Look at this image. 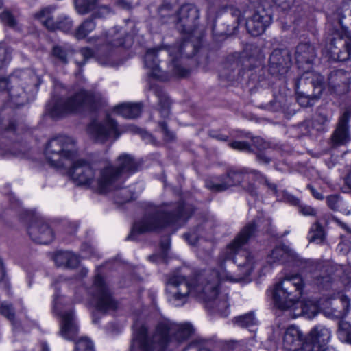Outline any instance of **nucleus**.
<instances>
[{"instance_id":"1","label":"nucleus","mask_w":351,"mask_h":351,"mask_svg":"<svg viewBox=\"0 0 351 351\" xmlns=\"http://www.w3.org/2000/svg\"><path fill=\"white\" fill-rule=\"evenodd\" d=\"M271 225L269 219L258 217L245 226L234 239L221 252L219 258L220 271H207L192 283L182 275H170L166 282V293L168 300L176 306L186 304L189 297L193 296L208 306H213L211 298L222 291L219 289L220 282L230 280L239 282L250 275L256 261L242 247L259 229L267 230Z\"/></svg>"},{"instance_id":"2","label":"nucleus","mask_w":351,"mask_h":351,"mask_svg":"<svg viewBox=\"0 0 351 351\" xmlns=\"http://www.w3.org/2000/svg\"><path fill=\"white\" fill-rule=\"evenodd\" d=\"M77 155L76 142L67 136L51 139L45 150L46 160L51 167L59 169L72 164L69 175L73 182L77 185L90 186L95 181V171L86 160H75Z\"/></svg>"},{"instance_id":"3","label":"nucleus","mask_w":351,"mask_h":351,"mask_svg":"<svg viewBox=\"0 0 351 351\" xmlns=\"http://www.w3.org/2000/svg\"><path fill=\"white\" fill-rule=\"evenodd\" d=\"M195 332L190 323L178 324L169 320L159 322L152 336L148 328L142 325L134 332L130 351H154L164 350L171 341L183 342Z\"/></svg>"},{"instance_id":"4","label":"nucleus","mask_w":351,"mask_h":351,"mask_svg":"<svg viewBox=\"0 0 351 351\" xmlns=\"http://www.w3.org/2000/svg\"><path fill=\"white\" fill-rule=\"evenodd\" d=\"M193 209L183 202L164 204L156 206L149 204L143 218L134 223L128 239H136V234L147 232L158 231L165 227L184 222L192 215Z\"/></svg>"},{"instance_id":"5","label":"nucleus","mask_w":351,"mask_h":351,"mask_svg":"<svg viewBox=\"0 0 351 351\" xmlns=\"http://www.w3.org/2000/svg\"><path fill=\"white\" fill-rule=\"evenodd\" d=\"M105 99L99 92L80 90L67 99H53L47 104V111L53 119L66 114L95 110L102 106Z\"/></svg>"},{"instance_id":"6","label":"nucleus","mask_w":351,"mask_h":351,"mask_svg":"<svg viewBox=\"0 0 351 351\" xmlns=\"http://www.w3.org/2000/svg\"><path fill=\"white\" fill-rule=\"evenodd\" d=\"M186 48L191 49L192 54L194 53L193 46L187 40H184L180 45L170 47L167 49L160 47L148 49L144 58L145 66L149 70L148 75L162 81L169 79V75L166 72L161 71L157 60L158 56L163 53L171 58V72L180 77L186 76L189 71L183 68L178 62V60L184 55V50Z\"/></svg>"},{"instance_id":"7","label":"nucleus","mask_w":351,"mask_h":351,"mask_svg":"<svg viewBox=\"0 0 351 351\" xmlns=\"http://www.w3.org/2000/svg\"><path fill=\"white\" fill-rule=\"evenodd\" d=\"M139 163L126 154L120 155L117 165H107L101 169L97 179V189L101 192L112 190L119 186V180L124 175H130L138 170Z\"/></svg>"},{"instance_id":"8","label":"nucleus","mask_w":351,"mask_h":351,"mask_svg":"<svg viewBox=\"0 0 351 351\" xmlns=\"http://www.w3.org/2000/svg\"><path fill=\"white\" fill-rule=\"evenodd\" d=\"M303 289V280L298 274L286 276L276 283L272 291L275 305L280 309H289L298 304Z\"/></svg>"},{"instance_id":"9","label":"nucleus","mask_w":351,"mask_h":351,"mask_svg":"<svg viewBox=\"0 0 351 351\" xmlns=\"http://www.w3.org/2000/svg\"><path fill=\"white\" fill-rule=\"evenodd\" d=\"M28 77L34 82V75L25 71L16 72L8 78H0V92L8 90V95L13 105L21 106L28 102L34 96L35 93V84H28L23 87L25 83L21 82L25 80Z\"/></svg>"},{"instance_id":"10","label":"nucleus","mask_w":351,"mask_h":351,"mask_svg":"<svg viewBox=\"0 0 351 351\" xmlns=\"http://www.w3.org/2000/svg\"><path fill=\"white\" fill-rule=\"evenodd\" d=\"M323 90L324 77L319 74L306 72L295 84L297 101L302 107L311 106Z\"/></svg>"},{"instance_id":"11","label":"nucleus","mask_w":351,"mask_h":351,"mask_svg":"<svg viewBox=\"0 0 351 351\" xmlns=\"http://www.w3.org/2000/svg\"><path fill=\"white\" fill-rule=\"evenodd\" d=\"M333 37L326 45L330 57L338 61H345L351 57V32L348 31L341 20L338 27L332 29Z\"/></svg>"},{"instance_id":"12","label":"nucleus","mask_w":351,"mask_h":351,"mask_svg":"<svg viewBox=\"0 0 351 351\" xmlns=\"http://www.w3.org/2000/svg\"><path fill=\"white\" fill-rule=\"evenodd\" d=\"M88 293L95 300L97 311L106 313L117 308V302L113 298L110 290L100 275H97L95 277L93 286L88 290Z\"/></svg>"},{"instance_id":"13","label":"nucleus","mask_w":351,"mask_h":351,"mask_svg":"<svg viewBox=\"0 0 351 351\" xmlns=\"http://www.w3.org/2000/svg\"><path fill=\"white\" fill-rule=\"evenodd\" d=\"M87 132L91 138L102 143L117 139L121 134L117 122L109 117L101 121H93L87 127Z\"/></svg>"},{"instance_id":"14","label":"nucleus","mask_w":351,"mask_h":351,"mask_svg":"<svg viewBox=\"0 0 351 351\" xmlns=\"http://www.w3.org/2000/svg\"><path fill=\"white\" fill-rule=\"evenodd\" d=\"M331 330L322 325L313 327L302 346L294 351H335L333 348L326 347L330 341Z\"/></svg>"},{"instance_id":"15","label":"nucleus","mask_w":351,"mask_h":351,"mask_svg":"<svg viewBox=\"0 0 351 351\" xmlns=\"http://www.w3.org/2000/svg\"><path fill=\"white\" fill-rule=\"evenodd\" d=\"M199 20V9L194 4L186 3L176 12L174 21L179 32L191 35L197 28Z\"/></svg>"},{"instance_id":"16","label":"nucleus","mask_w":351,"mask_h":351,"mask_svg":"<svg viewBox=\"0 0 351 351\" xmlns=\"http://www.w3.org/2000/svg\"><path fill=\"white\" fill-rule=\"evenodd\" d=\"M60 282H62L61 278L53 285L56 290L54 295L53 309L61 317L60 332L61 335L66 339L74 340L78 333V327L75 323L74 313L72 310L61 311V304L59 302V295L57 291L58 289V283Z\"/></svg>"},{"instance_id":"17","label":"nucleus","mask_w":351,"mask_h":351,"mask_svg":"<svg viewBox=\"0 0 351 351\" xmlns=\"http://www.w3.org/2000/svg\"><path fill=\"white\" fill-rule=\"evenodd\" d=\"M55 10V6L45 7L36 12L34 17L39 20L49 30L53 31L60 29L64 32L71 31L73 27L72 20L66 16H62L55 21L53 17Z\"/></svg>"},{"instance_id":"18","label":"nucleus","mask_w":351,"mask_h":351,"mask_svg":"<svg viewBox=\"0 0 351 351\" xmlns=\"http://www.w3.org/2000/svg\"><path fill=\"white\" fill-rule=\"evenodd\" d=\"M30 238L36 243L48 244L53 239V232L43 217L35 215L27 228Z\"/></svg>"},{"instance_id":"19","label":"nucleus","mask_w":351,"mask_h":351,"mask_svg":"<svg viewBox=\"0 0 351 351\" xmlns=\"http://www.w3.org/2000/svg\"><path fill=\"white\" fill-rule=\"evenodd\" d=\"M254 59L245 58L242 56L239 58H231L225 65L221 76L229 81L239 80L245 73V70L251 69V63Z\"/></svg>"},{"instance_id":"20","label":"nucleus","mask_w":351,"mask_h":351,"mask_svg":"<svg viewBox=\"0 0 351 351\" xmlns=\"http://www.w3.org/2000/svg\"><path fill=\"white\" fill-rule=\"evenodd\" d=\"M291 65L289 52L287 49H274L269 58V71L273 75L285 74Z\"/></svg>"},{"instance_id":"21","label":"nucleus","mask_w":351,"mask_h":351,"mask_svg":"<svg viewBox=\"0 0 351 351\" xmlns=\"http://www.w3.org/2000/svg\"><path fill=\"white\" fill-rule=\"evenodd\" d=\"M271 22V16L264 10L256 12L246 21V28L249 34L257 36L263 33Z\"/></svg>"},{"instance_id":"22","label":"nucleus","mask_w":351,"mask_h":351,"mask_svg":"<svg viewBox=\"0 0 351 351\" xmlns=\"http://www.w3.org/2000/svg\"><path fill=\"white\" fill-rule=\"evenodd\" d=\"M350 83L349 74L342 69L332 71L328 79V84L332 91L343 94L348 90Z\"/></svg>"},{"instance_id":"23","label":"nucleus","mask_w":351,"mask_h":351,"mask_svg":"<svg viewBox=\"0 0 351 351\" xmlns=\"http://www.w3.org/2000/svg\"><path fill=\"white\" fill-rule=\"evenodd\" d=\"M314 47L308 43H300L296 47L295 60L299 67L307 71L315 58Z\"/></svg>"},{"instance_id":"24","label":"nucleus","mask_w":351,"mask_h":351,"mask_svg":"<svg viewBox=\"0 0 351 351\" xmlns=\"http://www.w3.org/2000/svg\"><path fill=\"white\" fill-rule=\"evenodd\" d=\"M350 114L348 111H345L340 117L335 130L334 131L331 139L333 145H342L350 141V135L348 128Z\"/></svg>"},{"instance_id":"25","label":"nucleus","mask_w":351,"mask_h":351,"mask_svg":"<svg viewBox=\"0 0 351 351\" xmlns=\"http://www.w3.org/2000/svg\"><path fill=\"white\" fill-rule=\"evenodd\" d=\"M74 5L80 14H86L95 9H98V17H103L110 12L108 7L99 5V0H74Z\"/></svg>"},{"instance_id":"26","label":"nucleus","mask_w":351,"mask_h":351,"mask_svg":"<svg viewBox=\"0 0 351 351\" xmlns=\"http://www.w3.org/2000/svg\"><path fill=\"white\" fill-rule=\"evenodd\" d=\"M211 303L213 306H208L207 302L204 304L205 308L211 313H218L223 317L229 314L228 295L225 292L220 293L217 296L211 298Z\"/></svg>"},{"instance_id":"27","label":"nucleus","mask_w":351,"mask_h":351,"mask_svg":"<svg viewBox=\"0 0 351 351\" xmlns=\"http://www.w3.org/2000/svg\"><path fill=\"white\" fill-rule=\"evenodd\" d=\"M53 260L58 267L73 269L80 263L78 256L70 251H59L56 253Z\"/></svg>"},{"instance_id":"28","label":"nucleus","mask_w":351,"mask_h":351,"mask_svg":"<svg viewBox=\"0 0 351 351\" xmlns=\"http://www.w3.org/2000/svg\"><path fill=\"white\" fill-rule=\"evenodd\" d=\"M142 105L141 103H123L114 107V112L126 119H134L138 117L141 112Z\"/></svg>"},{"instance_id":"29","label":"nucleus","mask_w":351,"mask_h":351,"mask_svg":"<svg viewBox=\"0 0 351 351\" xmlns=\"http://www.w3.org/2000/svg\"><path fill=\"white\" fill-rule=\"evenodd\" d=\"M295 257L293 252L288 249L286 246H280L274 248L271 254L267 256V261L269 264L277 262H288Z\"/></svg>"},{"instance_id":"30","label":"nucleus","mask_w":351,"mask_h":351,"mask_svg":"<svg viewBox=\"0 0 351 351\" xmlns=\"http://www.w3.org/2000/svg\"><path fill=\"white\" fill-rule=\"evenodd\" d=\"M251 173L257 174L256 171H250ZM226 175L230 183V187L239 186L245 180H248L250 172L245 169H229Z\"/></svg>"},{"instance_id":"31","label":"nucleus","mask_w":351,"mask_h":351,"mask_svg":"<svg viewBox=\"0 0 351 351\" xmlns=\"http://www.w3.org/2000/svg\"><path fill=\"white\" fill-rule=\"evenodd\" d=\"M149 90L152 91L158 99V111L162 117H167L169 114L170 101L163 90L156 86H149Z\"/></svg>"},{"instance_id":"32","label":"nucleus","mask_w":351,"mask_h":351,"mask_svg":"<svg viewBox=\"0 0 351 351\" xmlns=\"http://www.w3.org/2000/svg\"><path fill=\"white\" fill-rule=\"evenodd\" d=\"M302 340V333L295 326H289L285 331L283 337L284 347L287 350H291L294 345L298 344Z\"/></svg>"},{"instance_id":"33","label":"nucleus","mask_w":351,"mask_h":351,"mask_svg":"<svg viewBox=\"0 0 351 351\" xmlns=\"http://www.w3.org/2000/svg\"><path fill=\"white\" fill-rule=\"evenodd\" d=\"M206 186L213 192H222L230 188L226 173L213 177L206 181Z\"/></svg>"},{"instance_id":"34","label":"nucleus","mask_w":351,"mask_h":351,"mask_svg":"<svg viewBox=\"0 0 351 351\" xmlns=\"http://www.w3.org/2000/svg\"><path fill=\"white\" fill-rule=\"evenodd\" d=\"M122 181L119 180V186L112 190H109L106 192H101L99 190L101 193H107L109 192H113L114 195V200L117 204H123L128 202L133 199V193L131 189L125 187H122Z\"/></svg>"},{"instance_id":"35","label":"nucleus","mask_w":351,"mask_h":351,"mask_svg":"<svg viewBox=\"0 0 351 351\" xmlns=\"http://www.w3.org/2000/svg\"><path fill=\"white\" fill-rule=\"evenodd\" d=\"M301 311L297 315H302L308 319H312L317 315L319 311V305L317 301L306 300L300 304Z\"/></svg>"},{"instance_id":"36","label":"nucleus","mask_w":351,"mask_h":351,"mask_svg":"<svg viewBox=\"0 0 351 351\" xmlns=\"http://www.w3.org/2000/svg\"><path fill=\"white\" fill-rule=\"evenodd\" d=\"M325 233L323 227L319 221L312 224L308 233L309 242L321 243L324 241Z\"/></svg>"},{"instance_id":"37","label":"nucleus","mask_w":351,"mask_h":351,"mask_svg":"<svg viewBox=\"0 0 351 351\" xmlns=\"http://www.w3.org/2000/svg\"><path fill=\"white\" fill-rule=\"evenodd\" d=\"M96 27L95 23L93 19L85 20L75 30V37L78 39H83L95 29Z\"/></svg>"},{"instance_id":"38","label":"nucleus","mask_w":351,"mask_h":351,"mask_svg":"<svg viewBox=\"0 0 351 351\" xmlns=\"http://www.w3.org/2000/svg\"><path fill=\"white\" fill-rule=\"evenodd\" d=\"M338 337L343 342L351 343V325L350 323L341 321L339 324Z\"/></svg>"},{"instance_id":"39","label":"nucleus","mask_w":351,"mask_h":351,"mask_svg":"<svg viewBox=\"0 0 351 351\" xmlns=\"http://www.w3.org/2000/svg\"><path fill=\"white\" fill-rule=\"evenodd\" d=\"M73 53L71 49H65L60 46H55L53 49V56L61 62L66 64L68 62V56Z\"/></svg>"},{"instance_id":"40","label":"nucleus","mask_w":351,"mask_h":351,"mask_svg":"<svg viewBox=\"0 0 351 351\" xmlns=\"http://www.w3.org/2000/svg\"><path fill=\"white\" fill-rule=\"evenodd\" d=\"M234 322L241 327H249L256 324V320L252 313H248L234 319Z\"/></svg>"},{"instance_id":"41","label":"nucleus","mask_w":351,"mask_h":351,"mask_svg":"<svg viewBox=\"0 0 351 351\" xmlns=\"http://www.w3.org/2000/svg\"><path fill=\"white\" fill-rule=\"evenodd\" d=\"M313 283L318 287H327L331 281V277L328 274H321L319 271L312 274Z\"/></svg>"},{"instance_id":"42","label":"nucleus","mask_w":351,"mask_h":351,"mask_svg":"<svg viewBox=\"0 0 351 351\" xmlns=\"http://www.w3.org/2000/svg\"><path fill=\"white\" fill-rule=\"evenodd\" d=\"M75 351H94L93 343L88 337H82L75 342Z\"/></svg>"},{"instance_id":"43","label":"nucleus","mask_w":351,"mask_h":351,"mask_svg":"<svg viewBox=\"0 0 351 351\" xmlns=\"http://www.w3.org/2000/svg\"><path fill=\"white\" fill-rule=\"evenodd\" d=\"M97 60L98 62L104 66H114L117 64L112 60V53H108L105 54H100L99 51H97Z\"/></svg>"},{"instance_id":"44","label":"nucleus","mask_w":351,"mask_h":351,"mask_svg":"<svg viewBox=\"0 0 351 351\" xmlns=\"http://www.w3.org/2000/svg\"><path fill=\"white\" fill-rule=\"evenodd\" d=\"M0 312L1 315L5 316L10 322H14V311L11 304L3 302L0 306Z\"/></svg>"},{"instance_id":"45","label":"nucleus","mask_w":351,"mask_h":351,"mask_svg":"<svg viewBox=\"0 0 351 351\" xmlns=\"http://www.w3.org/2000/svg\"><path fill=\"white\" fill-rule=\"evenodd\" d=\"M1 19L3 23H4L10 27H14L16 25V20L13 16V15L8 10L4 11L1 14Z\"/></svg>"},{"instance_id":"46","label":"nucleus","mask_w":351,"mask_h":351,"mask_svg":"<svg viewBox=\"0 0 351 351\" xmlns=\"http://www.w3.org/2000/svg\"><path fill=\"white\" fill-rule=\"evenodd\" d=\"M326 202L330 208L333 210H338L342 203L340 197L335 195L328 196Z\"/></svg>"},{"instance_id":"47","label":"nucleus","mask_w":351,"mask_h":351,"mask_svg":"<svg viewBox=\"0 0 351 351\" xmlns=\"http://www.w3.org/2000/svg\"><path fill=\"white\" fill-rule=\"evenodd\" d=\"M230 146L239 151L250 152V145L245 141H233L230 143Z\"/></svg>"},{"instance_id":"48","label":"nucleus","mask_w":351,"mask_h":351,"mask_svg":"<svg viewBox=\"0 0 351 351\" xmlns=\"http://www.w3.org/2000/svg\"><path fill=\"white\" fill-rule=\"evenodd\" d=\"M78 54L83 58V61L80 63L77 62V64L83 65L88 59L93 57L94 52L91 49L88 47H84L80 50Z\"/></svg>"},{"instance_id":"49","label":"nucleus","mask_w":351,"mask_h":351,"mask_svg":"<svg viewBox=\"0 0 351 351\" xmlns=\"http://www.w3.org/2000/svg\"><path fill=\"white\" fill-rule=\"evenodd\" d=\"M253 144L259 152L266 150L269 148V144L265 142L263 138L256 137L252 139Z\"/></svg>"},{"instance_id":"50","label":"nucleus","mask_w":351,"mask_h":351,"mask_svg":"<svg viewBox=\"0 0 351 351\" xmlns=\"http://www.w3.org/2000/svg\"><path fill=\"white\" fill-rule=\"evenodd\" d=\"M10 59V53L4 48L3 44L0 43V69H1L7 61Z\"/></svg>"},{"instance_id":"51","label":"nucleus","mask_w":351,"mask_h":351,"mask_svg":"<svg viewBox=\"0 0 351 351\" xmlns=\"http://www.w3.org/2000/svg\"><path fill=\"white\" fill-rule=\"evenodd\" d=\"M299 212L304 216H315L316 210L311 206L302 204L299 206Z\"/></svg>"},{"instance_id":"52","label":"nucleus","mask_w":351,"mask_h":351,"mask_svg":"<svg viewBox=\"0 0 351 351\" xmlns=\"http://www.w3.org/2000/svg\"><path fill=\"white\" fill-rule=\"evenodd\" d=\"M159 126L161 128L166 140L170 141L174 138V134L167 129V125L165 122H160Z\"/></svg>"},{"instance_id":"53","label":"nucleus","mask_w":351,"mask_h":351,"mask_svg":"<svg viewBox=\"0 0 351 351\" xmlns=\"http://www.w3.org/2000/svg\"><path fill=\"white\" fill-rule=\"evenodd\" d=\"M12 154V151L10 149L7 145H5L2 140L0 138V156H8Z\"/></svg>"},{"instance_id":"54","label":"nucleus","mask_w":351,"mask_h":351,"mask_svg":"<svg viewBox=\"0 0 351 351\" xmlns=\"http://www.w3.org/2000/svg\"><path fill=\"white\" fill-rule=\"evenodd\" d=\"M184 237L189 243L193 245L196 244L198 239V237L195 232L186 233L184 234Z\"/></svg>"},{"instance_id":"55","label":"nucleus","mask_w":351,"mask_h":351,"mask_svg":"<svg viewBox=\"0 0 351 351\" xmlns=\"http://www.w3.org/2000/svg\"><path fill=\"white\" fill-rule=\"evenodd\" d=\"M257 159L260 162L264 163V164H268L271 161V158L267 156V154L265 152H258V153L256 155Z\"/></svg>"},{"instance_id":"56","label":"nucleus","mask_w":351,"mask_h":351,"mask_svg":"<svg viewBox=\"0 0 351 351\" xmlns=\"http://www.w3.org/2000/svg\"><path fill=\"white\" fill-rule=\"evenodd\" d=\"M230 12H231V14L235 17L236 23L237 24H239L242 20V14H241V10L234 8H231Z\"/></svg>"},{"instance_id":"57","label":"nucleus","mask_w":351,"mask_h":351,"mask_svg":"<svg viewBox=\"0 0 351 351\" xmlns=\"http://www.w3.org/2000/svg\"><path fill=\"white\" fill-rule=\"evenodd\" d=\"M307 188L311 191L312 195L315 198L319 200L323 199V195L321 193L317 191L311 185H308Z\"/></svg>"},{"instance_id":"58","label":"nucleus","mask_w":351,"mask_h":351,"mask_svg":"<svg viewBox=\"0 0 351 351\" xmlns=\"http://www.w3.org/2000/svg\"><path fill=\"white\" fill-rule=\"evenodd\" d=\"M82 250L86 253L85 256H91L93 254V248L92 246L85 243L82 245Z\"/></svg>"},{"instance_id":"59","label":"nucleus","mask_w":351,"mask_h":351,"mask_svg":"<svg viewBox=\"0 0 351 351\" xmlns=\"http://www.w3.org/2000/svg\"><path fill=\"white\" fill-rule=\"evenodd\" d=\"M328 121H329L328 117L326 115L321 114V113H319L317 115V117L315 119V121H317L322 124H324V123L328 122Z\"/></svg>"},{"instance_id":"60","label":"nucleus","mask_w":351,"mask_h":351,"mask_svg":"<svg viewBox=\"0 0 351 351\" xmlns=\"http://www.w3.org/2000/svg\"><path fill=\"white\" fill-rule=\"evenodd\" d=\"M201 345H202L201 342H199L198 341H195L192 342L189 345V347H197L199 349L198 351H210L209 350L206 349V348H199V347H200Z\"/></svg>"},{"instance_id":"61","label":"nucleus","mask_w":351,"mask_h":351,"mask_svg":"<svg viewBox=\"0 0 351 351\" xmlns=\"http://www.w3.org/2000/svg\"><path fill=\"white\" fill-rule=\"evenodd\" d=\"M254 343H256L254 340H250L247 343V346L245 351H256V348L254 346Z\"/></svg>"},{"instance_id":"62","label":"nucleus","mask_w":351,"mask_h":351,"mask_svg":"<svg viewBox=\"0 0 351 351\" xmlns=\"http://www.w3.org/2000/svg\"><path fill=\"white\" fill-rule=\"evenodd\" d=\"M270 105H271V107L274 106V108L273 109L274 110H279L281 108V106H282L281 103L280 101H277L276 100L271 101L270 102Z\"/></svg>"},{"instance_id":"63","label":"nucleus","mask_w":351,"mask_h":351,"mask_svg":"<svg viewBox=\"0 0 351 351\" xmlns=\"http://www.w3.org/2000/svg\"><path fill=\"white\" fill-rule=\"evenodd\" d=\"M265 182L269 189H270L274 193H276L277 189H276V184L269 183L267 180H265Z\"/></svg>"},{"instance_id":"64","label":"nucleus","mask_w":351,"mask_h":351,"mask_svg":"<svg viewBox=\"0 0 351 351\" xmlns=\"http://www.w3.org/2000/svg\"><path fill=\"white\" fill-rule=\"evenodd\" d=\"M346 184L351 189V171L348 173L346 178Z\"/></svg>"}]
</instances>
